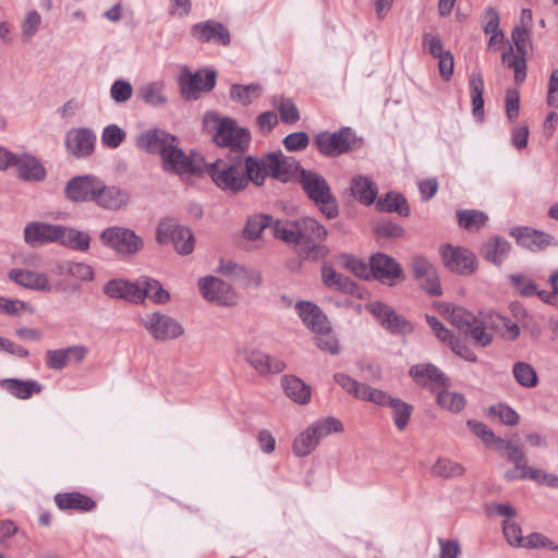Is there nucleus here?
I'll return each instance as SVG.
<instances>
[{
    "label": "nucleus",
    "instance_id": "1",
    "mask_svg": "<svg viewBox=\"0 0 558 558\" xmlns=\"http://www.w3.org/2000/svg\"><path fill=\"white\" fill-rule=\"evenodd\" d=\"M205 170L213 182L223 192L240 193L250 182L260 185L256 158L240 150L229 151L225 157L205 162Z\"/></svg>",
    "mask_w": 558,
    "mask_h": 558
},
{
    "label": "nucleus",
    "instance_id": "2",
    "mask_svg": "<svg viewBox=\"0 0 558 558\" xmlns=\"http://www.w3.org/2000/svg\"><path fill=\"white\" fill-rule=\"evenodd\" d=\"M333 380L349 395L357 400L367 401L379 407H389L392 411V420L398 430H404L411 420L413 407L388 392L374 388L344 373L333 374Z\"/></svg>",
    "mask_w": 558,
    "mask_h": 558
},
{
    "label": "nucleus",
    "instance_id": "3",
    "mask_svg": "<svg viewBox=\"0 0 558 558\" xmlns=\"http://www.w3.org/2000/svg\"><path fill=\"white\" fill-rule=\"evenodd\" d=\"M205 124L215 131L214 140L217 145L229 147L230 151L240 150L244 153L251 141V133L244 128L236 125L231 118H220L216 113L205 116Z\"/></svg>",
    "mask_w": 558,
    "mask_h": 558
},
{
    "label": "nucleus",
    "instance_id": "4",
    "mask_svg": "<svg viewBox=\"0 0 558 558\" xmlns=\"http://www.w3.org/2000/svg\"><path fill=\"white\" fill-rule=\"evenodd\" d=\"M300 183L310 199H312L327 218H336L339 214L337 199L323 175L315 171L301 169Z\"/></svg>",
    "mask_w": 558,
    "mask_h": 558
},
{
    "label": "nucleus",
    "instance_id": "5",
    "mask_svg": "<svg viewBox=\"0 0 558 558\" xmlns=\"http://www.w3.org/2000/svg\"><path fill=\"white\" fill-rule=\"evenodd\" d=\"M342 430V423L333 416L318 420L296 436L292 446L293 453L296 457H306L315 450L322 438Z\"/></svg>",
    "mask_w": 558,
    "mask_h": 558
},
{
    "label": "nucleus",
    "instance_id": "6",
    "mask_svg": "<svg viewBox=\"0 0 558 558\" xmlns=\"http://www.w3.org/2000/svg\"><path fill=\"white\" fill-rule=\"evenodd\" d=\"M156 239L160 244L171 242L180 255L191 254L195 245L192 230L179 225L173 219H163L159 222Z\"/></svg>",
    "mask_w": 558,
    "mask_h": 558
},
{
    "label": "nucleus",
    "instance_id": "7",
    "mask_svg": "<svg viewBox=\"0 0 558 558\" xmlns=\"http://www.w3.org/2000/svg\"><path fill=\"white\" fill-rule=\"evenodd\" d=\"M178 83L185 100H196L203 92H210L215 87L216 72L198 70L192 73L187 66H181Z\"/></svg>",
    "mask_w": 558,
    "mask_h": 558
},
{
    "label": "nucleus",
    "instance_id": "8",
    "mask_svg": "<svg viewBox=\"0 0 558 558\" xmlns=\"http://www.w3.org/2000/svg\"><path fill=\"white\" fill-rule=\"evenodd\" d=\"M100 241L119 254L133 255L143 247V240L133 230L123 227H109L101 231Z\"/></svg>",
    "mask_w": 558,
    "mask_h": 558
},
{
    "label": "nucleus",
    "instance_id": "9",
    "mask_svg": "<svg viewBox=\"0 0 558 558\" xmlns=\"http://www.w3.org/2000/svg\"><path fill=\"white\" fill-rule=\"evenodd\" d=\"M142 325L157 341L167 342L180 338L184 327L174 317L155 312L142 318Z\"/></svg>",
    "mask_w": 558,
    "mask_h": 558
},
{
    "label": "nucleus",
    "instance_id": "10",
    "mask_svg": "<svg viewBox=\"0 0 558 558\" xmlns=\"http://www.w3.org/2000/svg\"><path fill=\"white\" fill-rule=\"evenodd\" d=\"M354 134L350 128H342L338 132H320L314 138L318 151L328 157H336L351 148Z\"/></svg>",
    "mask_w": 558,
    "mask_h": 558
},
{
    "label": "nucleus",
    "instance_id": "11",
    "mask_svg": "<svg viewBox=\"0 0 558 558\" xmlns=\"http://www.w3.org/2000/svg\"><path fill=\"white\" fill-rule=\"evenodd\" d=\"M101 182V179L93 174L78 175L66 183L64 192L72 202H96Z\"/></svg>",
    "mask_w": 558,
    "mask_h": 558
},
{
    "label": "nucleus",
    "instance_id": "12",
    "mask_svg": "<svg viewBox=\"0 0 558 558\" xmlns=\"http://www.w3.org/2000/svg\"><path fill=\"white\" fill-rule=\"evenodd\" d=\"M64 145L75 158L89 157L96 145V134L89 128H75L65 133Z\"/></svg>",
    "mask_w": 558,
    "mask_h": 558
},
{
    "label": "nucleus",
    "instance_id": "13",
    "mask_svg": "<svg viewBox=\"0 0 558 558\" xmlns=\"http://www.w3.org/2000/svg\"><path fill=\"white\" fill-rule=\"evenodd\" d=\"M198 287L204 299L220 305H234L236 295L230 284L219 278L209 276L198 280Z\"/></svg>",
    "mask_w": 558,
    "mask_h": 558
},
{
    "label": "nucleus",
    "instance_id": "14",
    "mask_svg": "<svg viewBox=\"0 0 558 558\" xmlns=\"http://www.w3.org/2000/svg\"><path fill=\"white\" fill-rule=\"evenodd\" d=\"M444 265L451 271L470 275L475 270V255L466 248L446 245L441 248Z\"/></svg>",
    "mask_w": 558,
    "mask_h": 558
},
{
    "label": "nucleus",
    "instance_id": "15",
    "mask_svg": "<svg viewBox=\"0 0 558 558\" xmlns=\"http://www.w3.org/2000/svg\"><path fill=\"white\" fill-rule=\"evenodd\" d=\"M413 276L421 288L430 295H440L441 288L435 266L423 256H415L411 262Z\"/></svg>",
    "mask_w": 558,
    "mask_h": 558
},
{
    "label": "nucleus",
    "instance_id": "16",
    "mask_svg": "<svg viewBox=\"0 0 558 558\" xmlns=\"http://www.w3.org/2000/svg\"><path fill=\"white\" fill-rule=\"evenodd\" d=\"M19 179L25 182H43L47 171L40 160L27 153L14 154L12 165Z\"/></svg>",
    "mask_w": 558,
    "mask_h": 558
},
{
    "label": "nucleus",
    "instance_id": "17",
    "mask_svg": "<svg viewBox=\"0 0 558 558\" xmlns=\"http://www.w3.org/2000/svg\"><path fill=\"white\" fill-rule=\"evenodd\" d=\"M191 35L201 43H217L222 46H229L231 43L228 28L220 22L207 20L194 24L191 27Z\"/></svg>",
    "mask_w": 558,
    "mask_h": 558
},
{
    "label": "nucleus",
    "instance_id": "18",
    "mask_svg": "<svg viewBox=\"0 0 558 558\" xmlns=\"http://www.w3.org/2000/svg\"><path fill=\"white\" fill-rule=\"evenodd\" d=\"M369 312L377 317L380 325L396 333H410L412 325L393 308L381 302H373L368 305Z\"/></svg>",
    "mask_w": 558,
    "mask_h": 558
},
{
    "label": "nucleus",
    "instance_id": "19",
    "mask_svg": "<svg viewBox=\"0 0 558 558\" xmlns=\"http://www.w3.org/2000/svg\"><path fill=\"white\" fill-rule=\"evenodd\" d=\"M372 277L383 283L393 286L403 277L400 265L392 257L377 253L371 257Z\"/></svg>",
    "mask_w": 558,
    "mask_h": 558
},
{
    "label": "nucleus",
    "instance_id": "20",
    "mask_svg": "<svg viewBox=\"0 0 558 558\" xmlns=\"http://www.w3.org/2000/svg\"><path fill=\"white\" fill-rule=\"evenodd\" d=\"M161 159L163 169L169 172L183 174L196 173L201 170L194 160L177 146L175 142L169 143L168 148L163 150Z\"/></svg>",
    "mask_w": 558,
    "mask_h": 558
},
{
    "label": "nucleus",
    "instance_id": "21",
    "mask_svg": "<svg viewBox=\"0 0 558 558\" xmlns=\"http://www.w3.org/2000/svg\"><path fill=\"white\" fill-rule=\"evenodd\" d=\"M61 226L46 222H29L24 228V241L32 247L59 242Z\"/></svg>",
    "mask_w": 558,
    "mask_h": 558
},
{
    "label": "nucleus",
    "instance_id": "22",
    "mask_svg": "<svg viewBox=\"0 0 558 558\" xmlns=\"http://www.w3.org/2000/svg\"><path fill=\"white\" fill-rule=\"evenodd\" d=\"M509 234L515 239L520 246L530 251H541L556 244L551 235L529 227H514L509 231Z\"/></svg>",
    "mask_w": 558,
    "mask_h": 558
},
{
    "label": "nucleus",
    "instance_id": "23",
    "mask_svg": "<svg viewBox=\"0 0 558 558\" xmlns=\"http://www.w3.org/2000/svg\"><path fill=\"white\" fill-rule=\"evenodd\" d=\"M409 375L420 386H430L433 388H447L450 386V380L446 374L430 363H420L411 366Z\"/></svg>",
    "mask_w": 558,
    "mask_h": 558
},
{
    "label": "nucleus",
    "instance_id": "24",
    "mask_svg": "<svg viewBox=\"0 0 558 558\" xmlns=\"http://www.w3.org/2000/svg\"><path fill=\"white\" fill-rule=\"evenodd\" d=\"M9 278L19 286L40 292H51L52 284L47 274L32 269H12Z\"/></svg>",
    "mask_w": 558,
    "mask_h": 558
},
{
    "label": "nucleus",
    "instance_id": "25",
    "mask_svg": "<svg viewBox=\"0 0 558 558\" xmlns=\"http://www.w3.org/2000/svg\"><path fill=\"white\" fill-rule=\"evenodd\" d=\"M295 311L304 325L313 332L330 330V323L322 310L314 303L301 301L295 304Z\"/></svg>",
    "mask_w": 558,
    "mask_h": 558
},
{
    "label": "nucleus",
    "instance_id": "26",
    "mask_svg": "<svg viewBox=\"0 0 558 558\" xmlns=\"http://www.w3.org/2000/svg\"><path fill=\"white\" fill-rule=\"evenodd\" d=\"M244 359L260 375L278 374L287 368L284 361L259 350L245 351Z\"/></svg>",
    "mask_w": 558,
    "mask_h": 558
},
{
    "label": "nucleus",
    "instance_id": "27",
    "mask_svg": "<svg viewBox=\"0 0 558 558\" xmlns=\"http://www.w3.org/2000/svg\"><path fill=\"white\" fill-rule=\"evenodd\" d=\"M177 142V137L161 130H148L136 138V146L149 154L163 155L169 143Z\"/></svg>",
    "mask_w": 558,
    "mask_h": 558
},
{
    "label": "nucleus",
    "instance_id": "28",
    "mask_svg": "<svg viewBox=\"0 0 558 558\" xmlns=\"http://www.w3.org/2000/svg\"><path fill=\"white\" fill-rule=\"evenodd\" d=\"M104 293L110 298L141 303L138 279L135 282L122 279L111 280L104 287Z\"/></svg>",
    "mask_w": 558,
    "mask_h": 558
},
{
    "label": "nucleus",
    "instance_id": "29",
    "mask_svg": "<svg viewBox=\"0 0 558 558\" xmlns=\"http://www.w3.org/2000/svg\"><path fill=\"white\" fill-rule=\"evenodd\" d=\"M129 199L130 196L125 190L118 186H107L102 181L95 203L105 209L117 210L125 206Z\"/></svg>",
    "mask_w": 558,
    "mask_h": 558
},
{
    "label": "nucleus",
    "instance_id": "30",
    "mask_svg": "<svg viewBox=\"0 0 558 558\" xmlns=\"http://www.w3.org/2000/svg\"><path fill=\"white\" fill-rule=\"evenodd\" d=\"M511 244L501 236H494L486 241L482 248V256L496 266H500L508 257Z\"/></svg>",
    "mask_w": 558,
    "mask_h": 558
},
{
    "label": "nucleus",
    "instance_id": "31",
    "mask_svg": "<svg viewBox=\"0 0 558 558\" xmlns=\"http://www.w3.org/2000/svg\"><path fill=\"white\" fill-rule=\"evenodd\" d=\"M323 282L329 288L349 294H356V284L348 277L338 274L335 268L324 263L322 266Z\"/></svg>",
    "mask_w": 558,
    "mask_h": 558
},
{
    "label": "nucleus",
    "instance_id": "32",
    "mask_svg": "<svg viewBox=\"0 0 558 558\" xmlns=\"http://www.w3.org/2000/svg\"><path fill=\"white\" fill-rule=\"evenodd\" d=\"M0 387L15 398L22 400L29 399L33 395L39 393L43 389V386L37 380H20L15 378L1 380Z\"/></svg>",
    "mask_w": 558,
    "mask_h": 558
},
{
    "label": "nucleus",
    "instance_id": "33",
    "mask_svg": "<svg viewBox=\"0 0 558 558\" xmlns=\"http://www.w3.org/2000/svg\"><path fill=\"white\" fill-rule=\"evenodd\" d=\"M281 386L287 397L299 404H307L311 400V388L302 379L293 375L281 377Z\"/></svg>",
    "mask_w": 558,
    "mask_h": 558
},
{
    "label": "nucleus",
    "instance_id": "34",
    "mask_svg": "<svg viewBox=\"0 0 558 558\" xmlns=\"http://www.w3.org/2000/svg\"><path fill=\"white\" fill-rule=\"evenodd\" d=\"M53 272L58 276H66L80 281H90L94 278V271L89 265L73 260L58 262Z\"/></svg>",
    "mask_w": 558,
    "mask_h": 558
},
{
    "label": "nucleus",
    "instance_id": "35",
    "mask_svg": "<svg viewBox=\"0 0 558 558\" xmlns=\"http://www.w3.org/2000/svg\"><path fill=\"white\" fill-rule=\"evenodd\" d=\"M350 189L354 198L367 206L375 202L378 193L376 184L361 174L352 178Z\"/></svg>",
    "mask_w": 558,
    "mask_h": 558
},
{
    "label": "nucleus",
    "instance_id": "36",
    "mask_svg": "<svg viewBox=\"0 0 558 558\" xmlns=\"http://www.w3.org/2000/svg\"><path fill=\"white\" fill-rule=\"evenodd\" d=\"M138 97L148 106L156 108L165 106L168 102L166 83L154 81L143 84L138 89Z\"/></svg>",
    "mask_w": 558,
    "mask_h": 558
},
{
    "label": "nucleus",
    "instance_id": "37",
    "mask_svg": "<svg viewBox=\"0 0 558 558\" xmlns=\"http://www.w3.org/2000/svg\"><path fill=\"white\" fill-rule=\"evenodd\" d=\"M300 241L307 242V246L315 247V242L324 241L327 238V229L316 219L304 217L299 220Z\"/></svg>",
    "mask_w": 558,
    "mask_h": 558
},
{
    "label": "nucleus",
    "instance_id": "38",
    "mask_svg": "<svg viewBox=\"0 0 558 558\" xmlns=\"http://www.w3.org/2000/svg\"><path fill=\"white\" fill-rule=\"evenodd\" d=\"M54 501L61 510L74 509L89 511L96 506L90 497L76 492L57 494Z\"/></svg>",
    "mask_w": 558,
    "mask_h": 558
},
{
    "label": "nucleus",
    "instance_id": "39",
    "mask_svg": "<svg viewBox=\"0 0 558 558\" xmlns=\"http://www.w3.org/2000/svg\"><path fill=\"white\" fill-rule=\"evenodd\" d=\"M141 303L148 298L154 303L165 304L170 300V293L162 288L159 281L143 277L138 279Z\"/></svg>",
    "mask_w": 558,
    "mask_h": 558
},
{
    "label": "nucleus",
    "instance_id": "40",
    "mask_svg": "<svg viewBox=\"0 0 558 558\" xmlns=\"http://www.w3.org/2000/svg\"><path fill=\"white\" fill-rule=\"evenodd\" d=\"M470 94H471V100H472V112L473 116L478 119L483 120L484 117V78L481 72L473 71L470 81Z\"/></svg>",
    "mask_w": 558,
    "mask_h": 558
},
{
    "label": "nucleus",
    "instance_id": "41",
    "mask_svg": "<svg viewBox=\"0 0 558 558\" xmlns=\"http://www.w3.org/2000/svg\"><path fill=\"white\" fill-rule=\"evenodd\" d=\"M271 106L278 110L280 120L286 124H294L300 120V112L292 99L282 95H274L270 98Z\"/></svg>",
    "mask_w": 558,
    "mask_h": 558
},
{
    "label": "nucleus",
    "instance_id": "42",
    "mask_svg": "<svg viewBox=\"0 0 558 558\" xmlns=\"http://www.w3.org/2000/svg\"><path fill=\"white\" fill-rule=\"evenodd\" d=\"M376 207L380 211L397 213L402 217L410 215V208L405 197L400 193L389 192L384 198H379Z\"/></svg>",
    "mask_w": 558,
    "mask_h": 558
},
{
    "label": "nucleus",
    "instance_id": "43",
    "mask_svg": "<svg viewBox=\"0 0 558 558\" xmlns=\"http://www.w3.org/2000/svg\"><path fill=\"white\" fill-rule=\"evenodd\" d=\"M90 236L87 232L61 226L59 243L85 252L89 248Z\"/></svg>",
    "mask_w": 558,
    "mask_h": 558
},
{
    "label": "nucleus",
    "instance_id": "44",
    "mask_svg": "<svg viewBox=\"0 0 558 558\" xmlns=\"http://www.w3.org/2000/svg\"><path fill=\"white\" fill-rule=\"evenodd\" d=\"M271 231L275 238L280 239L287 243L300 242V230L298 221H280L272 220Z\"/></svg>",
    "mask_w": 558,
    "mask_h": 558
},
{
    "label": "nucleus",
    "instance_id": "45",
    "mask_svg": "<svg viewBox=\"0 0 558 558\" xmlns=\"http://www.w3.org/2000/svg\"><path fill=\"white\" fill-rule=\"evenodd\" d=\"M262 93L263 88L259 84H234L231 86L230 97L233 100L246 106L250 105L253 100L259 98Z\"/></svg>",
    "mask_w": 558,
    "mask_h": 558
},
{
    "label": "nucleus",
    "instance_id": "46",
    "mask_svg": "<svg viewBox=\"0 0 558 558\" xmlns=\"http://www.w3.org/2000/svg\"><path fill=\"white\" fill-rule=\"evenodd\" d=\"M457 218L459 226L466 230H478L488 220L485 213L476 209L458 210Z\"/></svg>",
    "mask_w": 558,
    "mask_h": 558
},
{
    "label": "nucleus",
    "instance_id": "47",
    "mask_svg": "<svg viewBox=\"0 0 558 558\" xmlns=\"http://www.w3.org/2000/svg\"><path fill=\"white\" fill-rule=\"evenodd\" d=\"M256 163L258 166V172L262 177L260 185L264 184L265 178L267 175L278 180H280V177L283 175L280 171L281 168L278 153H270L262 160L256 158Z\"/></svg>",
    "mask_w": 558,
    "mask_h": 558
},
{
    "label": "nucleus",
    "instance_id": "48",
    "mask_svg": "<svg viewBox=\"0 0 558 558\" xmlns=\"http://www.w3.org/2000/svg\"><path fill=\"white\" fill-rule=\"evenodd\" d=\"M512 373L517 383L522 387L533 388L538 383L536 371L526 362H517L513 365Z\"/></svg>",
    "mask_w": 558,
    "mask_h": 558
},
{
    "label": "nucleus",
    "instance_id": "49",
    "mask_svg": "<svg viewBox=\"0 0 558 558\" xmlns=\"http://www.w3.org/2000/svg\"><path fill=\"white\" fill-rule=\"evenodd\" d=\"M465 469L458 462L447 458L438 459L432 466V474L445 478L462 476Z\"/></svg>",
    "mask_w": 558,
    "mask_h": 558
},
{
    "label": "nucleus",
    "instance_id": "50",
    "mask_svg": "<svg viewBox=\"0 0 558 558\" xmlns=\"http://www.w3.org/2000/svg\"><path fill=\"white\" fill-rule=\"evenodd\" d=\"M437 404L445 410L458 413L465 407V399L462 393L444 389L437 395Z\"/></svg>",
    "mask_w": 558,
    "mask_h": 558
},
{
    "label": "nucleus",
    "instance_id": "51",
    "mask_svg": "<svg viewBox=\"0 0 558 558\" xmlns=\"http://www.w3.org/2000/svg\"><path fill=\"white\" fill-rule=\"evenodd\" d=\"M41 24V16L36 10L26 12L21 24V39L28 43L38 32Z\"/></svg>",
    "mask_w": 558,
    "mask_h": 558
},
{
    "label": "nucleus",
    "instance_id": "52",
    "mask_svg": "<svg viewBox=\"0 0 558 558\" xmlns=\"http://www.w3.org/2000/svg\"><path fill=\"white\" fill-rule=\"evenodd\" d=\"M468 427L471 429V432L476 435L485 444L487 447H496L500 437H497L494 432L484 423L476 421V420H468L466 421Z\"/></svg>",
    "mask_w": 558,
    "mask_h": 558
},
{
    "label": "nucleus",
    "instance_id": "53",
    "mask_svg": "<svg viewBox=\"0 0 558 558\" xmlns=\"http://www.w3.org/2000/svg\"><path fill=\"white\" fill-rule=\"evenodd\" d=\"M272 217L269 215H256L250 218L246 222L244 233L247 239H257L263 230L267 227L271 228Z\"/></svg>",
    "mask_w": 558,
    "mask_h": 558
},
{
    "label": "nucleus",
    "instance_id": "54",
    "mask_svg": "<svg viewBox=\"0 0 558 558\" xmlns=\"http://www.w3.org/2000/svg\"><path fill=\"white\" fill-rule=\"evenodd\" d=\"M469 336L475 344L486 347L493 341V333L480 323V317H475L470 326L463 332Z\"/></svg>",
    "mask_w": 558,
    "mask_h": 558
},
{
    "label": "nucleus",
    "instance_id": "55",
    "mask_svg": "<svg viewBox=\"0 0 558 558\" xmlns=\"http://www.w3.org/2000/svg\"><path fill=\"white\" fill-rule=\"evenodd\" d=\"M125 137L124 130L117 124H109L102 130L101 143L110 149H116L125 141Z\"/></svg>",
    "mask_w": 558,
    "mask_h": 558
},
{
    "label": "nucleus",
    "instance_id": "56",
    "mask_svg": "<svg viewBox=\"0 0 558 558\" xmlns=\"http://www.w3.org/2000/svg\"><path fill=\"white\" fill-rule=\"evenodd\" d=\"M343 266L357 278L369 279L372 277V265L353 256H343Z\"/></svg>",
    "mask_w": 558,
    "mask_h": 558
},
{
    "label": "nucleus",
    "instance_id": "57",
    "mask_svg": "<svg viewBox=\"0 0 558 558\" xmlns=\"http://www.w3.org/2000/svg\"><path fill=\"white\" fill-rule=\"evenodd\" d=\"M509 280L521 296L529 298L537 293V286L531 279L526 278L523 275H510Z\"/></svg>",
    "mask_w": 558,
    "mask_h": 558
},
{
    "label": "nucleus",
    "instance_id": "58",
    "mask_svg": "<svg viewBox=\"0 0 558 558\" xmlns=\"http://www.w3.org/2000/svg\"><path fill=\"white\" fill-rule=\"evenodd\" d=\"M316 333V345L325 352L336 355L340 352V345L338 338L329 331L315 332Z\"/></svg>",
    "mask_w": 558,
    "mask_h": 558
},
{
    "label": "nucleus",
    "instance_id": "59",
    "mask_svg": "<svg viewBox=\"0 0 558 558\" xmlns=\"http://www.w3.org/2000/svg\"><path fill=\"white\" fill-rule=\"evenodd\" d=\"M450 322L461 332L470 328L475 316L464 307H453L449 314Z\"/></svg>",
    "mask_w": 558,
    "mask_h": 558
},
{
    "label": "nucleus",
    "instance_id": "60",
    "mask_svg": "<svg viewBox=\"0 0 558 558\" xmlns=\"http://www.w3.org/2000/svg\"><path fill=\"white\" fill-rule=\"evenodd\" d=\"M288 151H301L310 144V136L306 132H294L288 134L282 141Z\"/></svg>",
    "mask_w": 558,
    "mask_h": 558
},
{
    "label": "nucleus",
    "instance_id": "61",
    "mask_svg": "<svg viewBox=\"0 0 558 558\" xmlns=\"http://www.w3.org/2000/svg\"><path fill=\"white\" fill-rule=\"evenodd\" d=\"M504 535L509 545L522 547L524 538L521 527L513 520H505L502 524Z\"/></svg>",
    "mask_w": 558,
    "mask_h": 558
},
{
    "label": "nucleus",
    "instance_id": "62",
    "mask_svg": "<svg viewBox=\"0 0 558 558\" xmlns=\"http://www.w3.org/2000/svg\"><path fill=\"white\" fill-rule=\"evenodd\" d=\"M522 547L523 548H546V549L553 550V551L558 550V545L542 533L529 534L524 538Z\"/></svg>",
    "mask_w": 558,
    "mask_h": 558
},
{
    "label": "nucleus",
    "instance_id": "63",
    "mask_svg": "<svg viewBox=\"0 0 558 558\" xmlns=\"http://www.w3.org/2000/svg\"><path fill=\"white\" fill-rule=\"evenodd\" d=\"M132 95L133 87L128 81L117 80L110 87V96L118 104L130 100Z\"/></svg>",
    "mask_w": 558,
    "mask_h": 558
},
{
    "label": "nucleus",
    "instance_id": "64",
    "mask_svg": "<svg viewBox=\"0 0 558 558\" xmlns=\"http://www.w3.org/2000/svg\"><path fill=\"white\" fill-rule=\"evenodd\" d=\"M489 412L493 416L498 417L501 423L509 426L517 425L520 420L519 414L506 404L493 405Z\"/></svg>",
    "mask_w": 558,
    "mask_h": 558
}]
</instances>
